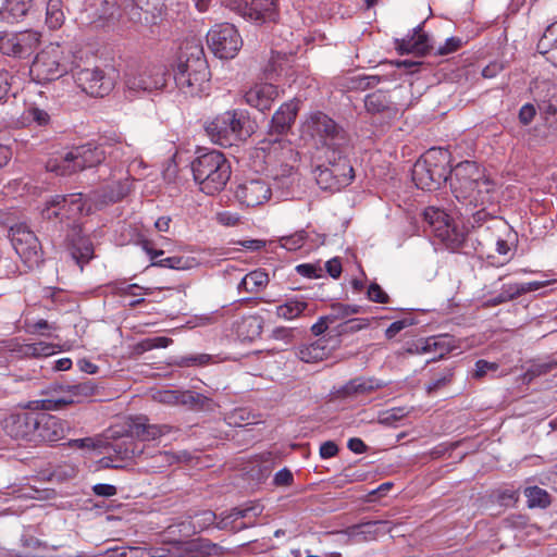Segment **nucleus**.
<instances>
[{
	"mask_svg": "<svg viewBox=\"0 0 557 557\" xmlns=\"http://www.w3.org/2000/svg\"><path fill=\"white\" fill-rule=\"evenodd\" d=\"M30 401L21 410L11 412L2 420V430L7 436L21 446L34 447L38 423V411L29 407Z\"/></svg>",
	"mask_w": 557,
	"mask_h": 557,
	"instance_id": "9",
	"label": "nucleus"
},
{
	"mask_svg": "<svg viewBox=\"0 0 557 557\" xmlns=\"http://www.w3.org/2000/svg\"><path fill=\"white\" fill-rule=\"evenodd\" d=\"M296 272L307 278H319L322 276V269L314 263H301L296 265Z\"/></svg>",
	"mask_w": 557,
	"mask_h": 557,
	"instance_id": "59",
	"label": "nucleus"
},
{
	"mask_svg": "<svg viewBox=\"0 0 557 557\" xmlns=\"http://www.w3.org/2000/svg\"><path fill=\"white\" fill-rule=\"evenodd\" d=\"M364 107L368 113L387 120L394 119L399 112L397 103L392 101L382 90L367 95Z\"/></svg>",
	"mask_w": 557,
	"mask_h": 557,
	"instance_id": "30",
	"label": "nucleus"
},
{
	"mask_svg": "<svg viewBox=\"0 0 557 557\" xmlns=\"http://www.w3.org/2000/svg\"><path fill=\"white\" fill-rule=\"evenodd\" d=\"M307 237V232L305 230H300L292 235L280 237L278 243L281 247L289 251H295L304 246Z\"/></svg>",
	"mask_w": 557,
	"mask_h": 557,
	"instance_id": "49",
	"label": "nucleus"
},
{
	"mask_svg": "<svg viewBox=\"0 0 557 557\" xmlns=\"http://www.w3.org/2000/svg\"><path fill=\"white\" fill-rule=\"evenodd\" d=\"M152 459H154L153 467L162 468L178 462L181 460V457L171 451L159 450L157 454L152 456Z\"/></svg>",
	"mask_w": 557,
	"mask_h": 557,
	"instance_id": "57",
	"label": "nucleus"
},
{
	"mask_svg": "<svg viewBox=\"0 0 557 557\" xmlns=\"http://www.w3.org/2000/svg\"><path fill=\"white\" fill-rule=\"evenodd\" d=\"M277 97V87L268 83L257 84L245 94L246 102L262 112L270 110Z\"/></svg>",
	"mask_w": 557,
	"mask_h": 557,
	"instance_id": "29",
	"label": "nucleus"
},
{
	"mask_svg": "<svg viewBox=\"0 0 557 557\" xmlns=\"http://www.w3.org/2000/svg\"><path fill=\"white\" fill-rule=\"evenodd\" d=\"M60 389L66 392L67 395L60 398L32 400L29 407L42 410H59L66 405L79 403L82 399L92 396L96 385L92 381L87 380L78 384L61 385Z\"/></svg>",
	"mask_w": 557,
	"mask_h": 557,
	"instance_id": "20",
	"label": "nucleus"
},
{
	"mask_svg": "<svg viewBox=\"0 0 557 557\" xmlns=\"http://www.w3.org/2000/svg\"><path fill=\"white\" fill-rule=\"evenodd\" d=\"M121 557H156L151 548L128 547L121 554Z\"/></svg>",
	"mask_w": 557,
	"mask_h": 557,
	"instance_id": "64",
	"label": "nucleus"
},
{
	"mask_svg": "<svg viewBox=\"0 0 557 557\" xmlns=\"http://www.w3.org/2000/svg\"><path fill=\"white\" fill-rule=\"evenodd\" d=\"M9 238L25 267L29 270L42 262L41 245L35 233L24 223L10 227Z\"/></svg>",
	"mask_w": 557,
	"mask_h": 557,
	"instance_id": "11",
	"label": "nucleus"
},
{
	"mask_svg": "<svg viewBox=\"0 0 557 557\" xmlns=\"http://www.w3.org/2000/svg\"><path fill=\"white\" fill-rule=\"evenodd\" d=\"M211 51L220 59H233L243 46V39L234 25L222 23L207 34Z\"/></svg>",
	"mask_w": 557,
	"mask_h": 557,
	"instance_id": "15",
	"label": "nucleus"
},
{
	"mask_svg": "<svg viewBox=\"0 0 557 557\" xmlns=\"http://www.w3.org/2000/svg\"><path fill=\"white\" fill-rule=\"evenodd\" d=\"M172 338L165 336H158L153 338H146L137 344L135 350L138 354H143L145 351L154 349V348H165L170 344H172Z\"/></svg>",
	"mask_w": 557,
	"mask_h": 557,
	"instance_id": "51",
	"label": "nucleus"
},
{
	"mask_svg": "<svg viewBox=\"0 0 557 557\" xmlns=\"http://www.w3.org/2000/svg\"><path fill=\"white\" fill-rule=\"evenodd\" d=\"M346 149L347 148L336 151L335 154L326 153L329 166L332 170L334 178L338 181L339 188L349 185L354 178V168L345 157Z\"/></svg>",
	"mask_w": 557,
	"mask_h": 557,
	"instance_id": "32",
	"label": "nucleus"
},
{
	"mask_svg": "<svg viewBox=\"0 0 557 557\" xmlns=\"http://www.w3.org/2000/svg\"><path fill=\"white\" fill-rule=\"evenodd\" d=\"M107 437L115 441L107 443L104 446L108 453V456L101 459L104 468H124L127 461L144 454L143 448L127 433L120 434L116 431L109 430Z\"/></svg>",
	"mask_w": 557,
	"mask_h": 557,
	"instance_id": "13",
	"label": "nucleus"
},
{
	"mask_svg": "<svg viewBox=\"0 0 557 557\" xmlns=\"http://www.w3.org/2000/svg\"><path fill=\"white\" fill-rule=\"evenodd\" d=\"M126 91L132 96L160 90L166 85V73L162 65L131 63L124 74Z\"/></svg>",
	"mask_w": 557,
	"mask_h": 557,
	"instance_id": "7",
	"label": "nucleus"
},
{
	"mask_svg": "<svg viewBox=\"0 0 557 557\" xmlns=\"http://www.w3.org/2000/svg\"><path fill=\"white\" fill-rule=\"evenodd\" d=\"M315 181L321 189L324 190H339L338 181H336L333 176L332 170L330 166L319 165L315 171Z\"/></svg>",
	"mask_w": 557,
	"mask_h": 557,
	"instance_id": "44",
	"label": "nucleus"
},
{
	"mask_svg": "<svg viewBox=\"0 0 557 557\" xmlns=\"http://www.w3.org/2000/svg\"><path fill=\"white\" fill-rule=\"evenodd\" d=\"M450 188L457 201L467 207H487L496 201V183L473 161L455 166Z\"/></svg>",
	"mask_w": 557,
	"mask_h": 557,
	"instance_id": "1",
	"label": "nucleus"
},
{
	"mask_svg": "<svg viewBox=\"0 0 557 557\" xmlns=\"http://www.w3.org/2000/svg\"><path fill=\"white\" fill-rule=\"evenodd\" d=\"M76 85L91 97H104L109 95L115 85L114 77L101 67H84L73 72Z\"/></svg>",
	"mask_w": 557,
	"mask_h": 557,
	"instance_id": "16",
	"label": "nucleus"
},
{
	"mask_svg": "<svg viewBox=\"0 0 557 557\" xmlns=\"http://www.w3.org/2000/svg\"><path fill=\"white\" fill-rule=\"evenodd\" d=\"M226 7L244 17L256 23L275 21L276 0H226Z\"/></svg>",
	"mask_w": 557,
	"mask_h": 557,
	"instance_id": "19",
	"label": "nucleus"
},
{
	"mask_svg": "<svg viewBox=\"0 0 557 557\" xmlns=\"http://www.w3.org/2000/svg\"><path fill=\"white\" fill-rule=\"evenodd\" d=\"M299 107L298 101L290 100L283 103L273 114L265 137L260 141L261 149H269L271 145L280 144L294 124Z\"/></svg>",
	"mask_w": 557,
	"mask_h": 557,
	"instance_id": "17",
	"label": "nucleus"
},
{
	"mask_svg": "<svg viewBox=\"0 0 557 557\" xmlns=\"http://www.w3.org/2000/svg\"><path fill=\"white\" fill-rule=\"evenodd\" d=\"M263 511V506L257 502L249 503L242 507L233 508V515H235V519H247V518H257Z\"/></svg>",
	"mask_w": 557,
	"mask_h": 557,
	"instance_id": "54",
	"label": "nucleus"
},
{
	"mask_svg": "<svg viewBox=\"0 0 557 557\" xmlns=\"http://www.w3.org/2000/svg\"><path fill=\"white\" fill-rule=\"evenodd\" d=\"M91 193L88 196L83 194L55 195L47 202V207L42 210V215L47 219H77L84 213L91 212L92 207Z\"/></svg>",
	"mask_w": 557,
	"mask_h": 557,
	"instance_id": "12",
	"label": "nucleus"
},
{
	"mask_svg": "<svg viewBox=\"0 0 557 557\" xmlns=\"http://www.w3.org/2000/svg\"><path fill=\"white\" fill-rule=\"evenodd\" d=\"M384 386L385 384L383 382L377 381L375 379L356 377L350 380L347 384H345L338 391V394L342 397L367 395Z\"/></svg>",
	"mask_w": 557,
	"mask_h": 557,
	"instance_id": "34",
	"label": "nucleus"
},
{
	"mask_svg": "<svg viewBox=\"0 0 557 557\" xmlns=\"http://www.w3.org/2000/svg\"><path fill=\"white\" fill-rule=\"evenodd\" d=\"M236 198L246 207L263 205L271 197V188L262 178H251L239 184L236 188Z\"/></svg>",
	"mask_w": 557,
	"mask_h": 557,
	"instance_id": "25",
	"label": "nucleus"
},
{
	"mask_svg": "<svg viewBox=\"0 0 557 557\" xmlns=\"http://www.w3.org/2000/svg\"><path fill=\"white\" fill-rule=\"evenodd\" d=\"M238 519H235V515H233V509L225 516L221 515L219 520L215 523V527L220 530L225 529H233V530H240L243 528H247L249 525H252V521H249L248 524H243L240 527L233 525Z\"/></svg>",
	"mask_w": 557,
	"mask_h": 557,
	"instance_id": "61",
	"label": "nucleus"
},
{
	"mask_svg": "<svg viewBox=\"0 0 557 557\" xmlns=\"http://www.w3.org/2000/svg\"><path fill=\"white\" fill-rule=\"evenodd\" d=\"M24 119L35 122L38 126H46L50 122V115L42 109L29 107L24 112Z\"/></svg>",
	"mask_w": 557,
	"mask_h": 557,
	"instance_id": "55",
	"label": "nucleus"
},
{
	"mask_svg": "<svg viewBox=\"0 0 557 557\" xmlns=\"http://www.w3.org/2000/svg\"><path fill=\"white\" fill-rule=\"evenodd\" d=\"M529 508H547L550 505V495L539 486H529L524 490Z\"/></svg>",
	"mask_w": 557,
	"mask_h": 557,
	"instance_id": "43",
	"label": "nucleus"
},
{
	"mask_svg": "<svg viewBox=\"0 0 557 557\" xmlns=\"http://www.w3.org/2000/svg\"><path fill=\"white\" fill-rule=\"evenodd\" d=\"M386 522L383 521H368L347 528L344 533L355 542L373 541L383 532V527Z\"/></svg>",
	"mask_w": 557,
	"mask_h": 557,
	"instance_id": "35",
	"label": "nucleus"
},
{
	"mask_svg": "<svg viewBox=\"0 0 557 557\" xmlns=\"http://www.w3.org/2000/svg\"><path fill=\"white\" fill-rule=\"evenodd\" d=\"M225 554L224 547L206 537L176 542L174 545L176 557H223Z\"/></svg>",
	"mask_w": 557,
	"mask_h": 557,
	"instance_id": "24",
	"label": "nucleus"
},
{
	"mask_svg": "<svg viewBox=\"0 0 557 557\" xmlns=\"http://www.w3.org/2000/svg\"><path fill=\"white\" fill-rule=\"evenodd\" d=\"M438 349L441 350L440 357H443L445 349L443 348L442 341L438 339L437 337H430L425 341H421L418 344H416V350L421 352H426L431 350L437 351Z\"/></svg>",
	"mask_w": 557,
	"mask_h": 557,
	"instance_id": "58",
	"label": "nucleus"
},
{
	"mask_svg": "<svg viewBox=\"0 0 557 557\" xmlns=\"http://www.w3.org/2000/svg\"><path fill=\"white\" fill-rule=\"evenodd\" d=\"M429 38L428 35L422 33L421 25H418L413 29V34L401 40L397 41V50L404 53H417V54H425L430 50Z\"/></svg>",
	"mask_w": 557,
	"mask_h": 557,
	"instance_id": "33",
	"label": "nucleus"
},
{
	"mask_svg": "<svg viewBox=\"0 0 557 557\" xmlns=\"http://www.w3.org/2000/svg\"><path fill=\"white\" fill-rule=\"evenodd\" d=\"M414 324L412 318H404L401 320L393 322L385 331V336L388 339L394 338L400 331Z\"/></svg>",
	"mask_w": 557,
	"mask_h": 557,
	"instance_id": "62",
	"label": "nucleus"
},
{
	"mask_svg": "<svg viewBox=\"0 0 557 557\" xmlns=\"http://www.w3.org/2000/svg\"><path fill=\"white\" fill-rule=\"evenodd\" d=\"M330 354L325 341L320 338L315 342L299 348L297 356L304 362H318L326 358Z\"/></svg>",
	"mask_w": 557,
	"mask_h": 557,
	"instance_id": "39",
	"label": "nucleus"
},
{
	"mask_svg": "<svg viewBox=\"0 0 557 557\" xmlns=\"http://www.w3.org/2000/svg\"><path fill=\"white\" fill-rule=\"evenodd\" d=\"M384 73L389 74V81L397 79L400 77V69H406L409 73H413L420 65V62L417 61H398V62H385L381 64Z\"/></svg>",
	"mask_w": 557,
	"mask_h": 557,
	"instance_id": "45",
	"label": "nucleus"
},
{
	"mask_svg": "<svg viewBox=\"0 0 557 557\" xmlns=\"http://www.w3.org/2000/svg\"><path fill=\"white\" fill-rule=\"evenodd\" d=\"M38 411V423L35 437V446L52 445L65 438L71 428L67 421L46 412Z\"/></svg>",
	"mask_w": 557,
	"mask_h": 557,
	"instance_id": "22",
	"label": "nucleus"
},
{
	"mask_svg": "<svg viewBox=\"0 0 557 557\" xmlns=\"http://www.w3.org/2000/svg\"><path fill=\"white\" fill-rule=\"evenodd\" d=\"M0 350L15 352L21 358H39L54 354V345L45 342L22 344L17 339L12 338L1 341Z\"/></svg>",
	"mask_w": 557,
	"mask_h": 557,
	"instance_id": "27",
	"label": "nucleus"
},
{
	"mask_svg": "<svg viewBox=\"0 0 557 557\" xmlns=\"http://www.w3.org/2000/svg\"><path fill=\"white\" fill-rule=\"evenodd\" d=\"M248 122L244 112L226 111L218 115L213 121L206 125V132L212 140L221 146L231 145V139H242L249 136V131L245 129Z\"/></svg>",
	"mask_w": 557,
	"mask_h": 557,
	"instance_id": "10",
	"label": "nucleus"
},
{
	"mask_svg": "<svg viewBox=\"0 0 557 557\" xmlns=\"http://www.w3.org/2000/svg\"><path fill=\"white\" fill-rule=\"evenodd\" d=\"M40 41L36 30L0 34V52L2 54L25 58L29 55Z\"/></svg>",
	"mask_w": 557,
	"mask_h": 557,
	"instance_id": "21",
	"label": "nucleus"
},
{
	"mask_svg": "<svg viewBox=\"0 0 557 557\" xmlns=\"http://www.w3.org/2000/svg\"><path fill=\"white\" fill-rule=\"evenodd\" d=\"M308 306L304 296H295L277 306L275 313L278 318L293 320L300 317L308 309Z\"/></svg>",
	"mask_w": 557,
	"mask_h": 557,
	"instance_id": "36",
	"label": "nucleus"
},
{
	"mask_svg": "<svg viewBox=\"0 0 557 557\" xmlns=\"http://www.w3.org/2000/svg\"><path fill=\"white\" fill-rule=\"evenodd\" d=\"M176 403L189 406L191 409H202L209 403V398L193 391H184L178 393Z\"/></svg>",
	"mask_w": 557,
	"mask_h": 557,
	"instance_id": "46",
	"label": "nucleus"
},
{
	"mask_svg": "<svg viewBox=\"0 0 557 557\" xmlns=\"http://www.w3.org/2000/svg\"><path fill=\"white\" fill-rule=\"evenodd\" d=\"M532 91L541 115L549 127L557 128V84L550 81H536Z\"/></svg>",
	"mask_w": 557,
	"mask_h": 557,
	"instance_id": "23",
	"label": "nucleus"
},
{
	"mask_svg": "<svg viewBox=\"0 0 557 557\" xmlns=\"http://www.w3.org/2000/svg\"><path fill=\"white\" fill-rule=\"evenodd\" d=\"M129 190L131 183L128 180L112 182L111 184L104 186L102 189L91 193L92 203L96 206L115 203L126 197Z\"/></svg>",
	"mask_w": 557,
	"mask_h": 557,
	"instance_id": "31",
	"label": "nucleus"
},
{
	"mask_svg": "<svg viewBox=\"0 0 557 557\" xmlns=\"http://www.w3.org/2000/svg\"><path fill=\"white\" fill-rule=\"evenodd\" d=\"M454 372L453 369L446 368L443 371L434 374L433 377L426 384V392L428 394H435L440 389L446 387L449 385L453 381Z\"/></svg>",
	"mask_w": 557,
	"mask_h": 557,
	"instance_id": "47",
	"label": "nucleus"
},
{
	"mask_svg": "<svg viewBox=\"0 0 557 557\" xmlns=\"http://www.w3.org/2000/svg\"><path fill=\"white\" fill-rule=\"evenodd\" d=\"M147 421L148 419L144 416L129 418L125 423L124 433L140 441H153L171 430L169 425L149 424Z\"/></svg>",
	"mask_w": 557,
	"mask_h": 557,
	"instance_id": "26",
	"label": "nucleus"
},
{
	"mask_svg": "<svg viewBox=\"0 0 557 557\" xmlns=\"http://www.w3.org/2000/svg\"><path fill=\"white\" fill-rule=\"evenodd\" d=\"M154 267L169 268L174 270H186L190 267L189 259L181 256H173L156 260L151 263Z\"/></svg>",
	"mask_w": 557,
	"mask_h": 557,
	"instance_id": "52",
	"label": "nucleus"
},
{
	"mask_svg": "<svg viewBox=\"0 0 557 557\" xmlns=\"http://www.w3.org/2000/svg\"><path fill=\"white\" fill-rule=\"evenodd\" d=\"M306 127L315 143L326 149L325 153L335 154L336 151L348 146V138L343 127L322 112L311 114Z\"/></svg>",
	"mask_w": 557,
	"mask_h": 557,
	"instance_id": "8",
	"label": "nucleus"
},
{
	"mask_svg": "<svg viewBox=\"0 0 557 557\" xmlns=\"http://www.w3.org/2000/svg\"><path fill=\"white\" fill-rule=\"evenodd\" d=\"M69 71V57L59 42H50L37 53L30 65V75L40 84L59 79Z\"/></svg>",
	"mask_w": 557,
	"mask_h": 557,
	"instance_id": "6",
	"label": "nucleus"
},
{
	"mask_svg": "<svg viewBox=\"0 0 557 557\" xmlns=\"http://www.w3.org/2000/svg\"><path fill=\"white\" fill-rule=\"evenodd\" d=\"M77 474V469L73 465L63 463L57 466L52 473L51 478L58 482H63L70 479L75 478Z\"/></svg>",
	"mask_w": 557,
	"mask_h": 557,
	"instance_id": "56",
	"label": "nucleus"
},
{
	"mask_svg": "<svg viewBox=\"0 0 557 557\" xmlns=\"http://www.w3.org/2000/svg\"><path fill=\"white\" fill-rule=\"evenodd\" d=\"M216 520L218 516L213 511L202 510L191 518V524L195 532H201L213 525Z\"/></svg>",
	"mask_w": 557,
	"mask_h": 557,
	"instance_id": "50",
	"label": "nucleus"
},
{
	"mask_svg": "<svg viewBox=\"0 0 557 557\" xmlns=\"http://www.w3.org/2000/svg\"><path fill=\"white\" fill-rule=\"evenodd\" d=\"M269 284V275L263 270H255L246 274L237 285L238 292L256 294Z\"/></svg>",
	"mask_w": 557,
	"mask_h": 557,
	"instance_id": "37",
	"label": "nucleus"
},
{
	"mask_svg": "<svg viewBox=\"0 0 557 557\" xmlns=\"http://www.w3.org/2000/svg\"><path fill=\"white\" fill-rule=\"evenodd\" d=\"M557 23L549 25L543 36L540 38L536 50L539 53L545 55L549 54L548 60L553 62V52L557 47Z\"/></svg>",
	"mask_w": 557,
	"mask_h": 557,
	"instance_id": "42",
	"label": "nucleus"
},
{
	"mask_svg": "<svg viewBox=\"0 0 557 557\" xmlns=\"http://www.w3.org/2000/svg\"><path fill=\"white\" fill-rule=\"evenodd\" d=\"M370 325V320L367 318L348 319L338 325L339 334H351L367 329Z\"/></svg>",
	"mask_w": 557,
	"mask_h": 557,
	"instance_id": "53",
	"label": "nucleus"
},
{
	"mask_svg": "<svg viewBox=\"0 0 557 557\" xmlns=\"http://www.w3.org/2000/svg\"><path fill=\"white\" fill-rule=\"evenodd\" d=\"M210 356L207 354L191 355L182 357L178 364L182 367L202 366L210 360Z\"/></svg>",
	"mask_w": 557,
	"mask_h": 557,
	"instance_id": "63",
	"label": "nucleus"
},
{
	"mask_svg": "<svg viewBox=\"0 0 557 557\" xmlns=\"http://www.w3.org/2000/svg\"><path fill=\"white\" fill-rule=\"evenodd\" d=\"M69 251L81 270L95 257L91 240L82 235L79 227H74L69 235Z\"/></svg>",
	"mask_w": 557,
	"mask_h": 557,
	"instance_id": "28",
	"label": "nucleus"
},
{
	"mask_svg": "<svg viewBox=\"0 0 557 557\" xmlns=\"http://www.w3.org/2000/svg\"><path fill=\"white\" fill-rule=\"evenodd\" d=\"M174 81L185 95L198 96L209 89L210 70L200 40H186L182 45L174 69Z\"/></svg>",
	"mask_w": 557,
	"mask_h": 557,
	"instance_id": "2",
	"label": "nucleus"
},
{
	"mask_svg": "<svg viewBox=\"0 0 557 557\" xmlns=\"http://www.w3.org/2000/svg\"><path fill=\"white\" fill-rule=\"evenodd\" d=\"M493 219L499 218L486 212V207H482V209L472 214V221L470 223L478 243H480L481 228H487Z\"/></svg>",
	"mask_w": 557,
	"mask_h": 557,
	"instance_id": "48",
	"label": "nucleus"
},
{
	"mask_svg": "<svg viewBox=\"0 0 557 557\" xmlns=\"http://www.w3.org/2000/svg\"><path fill=\"white\" fill-rule=\"evenodd\" d=\"M368 299L373 302L387 304L389 296L383 290L377 283H371L367 290Z\"/></svg>",
	"mask_w": 557,
	"mask_h": 557,
	"instance_id": "60",
	"label": "nucleus"
},
{
	"mask_svg": "<svg viewBox=\"0 0 557 557\" xmlns=\"http://www.w3.org/2000/svg\"><path fill=\"white\" fill-rule=\"evenodd\" d=\"M191 171L195 182L207 195H213L222 190L232 173L231 163L218 150L199 154L191 162Z\"/></svg>",
	"mask_w": 557,
	"mask_h": 557,
	"instance_id": "3",
	"label": "nucleus"
},
{
	"mask_svg": "<svg viewBox=\"0 0 557 557\" xmlns=\"http://www.w3.org/2000/svg\"><path fill=\"white\" fill-rule=\"evenodd\" d=\"M449 153L442 148H431L412 168V181L421 189L435 190L449 177L454 169L449 166Z\"/></svg>",
	"mask_w": 557,
	"mask_h": 557,
	"instance_id": "4",
	"label": "nucleus"
},
{
	"mask_svg": "<svg viewBox=\"0 0 557 557\" xmlns=\"http://www.w3.org/2000/svg\"><path fill=\"white\" fill-rule=\"evenodd\" d=\"M33 7V0H5L2 20L14 23L25 16Z\"/></svg>",
	"mask_w": 557,
	"mask_h": 557,
	"instance_id": "40",
	"label": "nucleus"
},
{
	"mask_svg": "<svg viewBox=\"0 0 557 557\" xmlns=\"http://www.w3.org/2000/svg\"><path fill=\"white\" fill-rule=\"evenodd\" d=\"M423 219L435 237L441 239L447 248L456 250L465 242V233L458 230L449 215L442 209L429 207L423 212Z\"/></svg>",
	"mask_w": 557,
	"mask_h": 557,
	"instance_id": "14",
	"label": "nucleus"
},
{
	"mask_svg": "<svg viewBox=\"0 0 557 557\" xmlns=\"http://www.w3.org/2000/svg\"><path fill=\"white\" fill-rule=\"evenodd\" d=\"M510 234V227L503 219H493L487 228H481L480 243H478L480 255L491 259L493 258L491 250L495 248L498 255L506 256L510 250L506 237Z\"/></svg>",
	"mask_w": 557,
	"mask_h": 557,
	"instance_id": "18",
	"label": "nucleus"
},
{
	"mask_svg": "<svg viewBox=\"0 0 557 557\" xmlns=\"http://www.w3.org/2000/svg\"><path fill=\"white\" fill-rule=\"evenodd\" d=\"M389 81V74L384 73L383 67L371 75H352L348 78V88L355 90H366L377 86L382 82Z\"/></svg>",
	"mask_w": 557,
	"mask_h": 557,
	"instance_id": "38",
	"label": "nucleus"
},
{
	"mask_svg": "<svg viewBox=\"0 0 557 557\" xmlns=\"http://www.w3.org/2000/svg\"><path fill=\"white\" fill-rule=\"evenodd\" d=\"M262 318L259 315H248L242 319L237 326V333L245 339H255L260 336L263 329Z\"/></svg>",
	"mask_w": 557,
	"mask_h": 557,
	"instance_id": "41",
	"label": "nucleus"
},
{
	"mask_svg": "<svg viewBox=\"0 0 557 557\" xmlns=\"http://www.w3.org/2000/svg\"><path fill=\"white\" fill-rule=\"evenodd\" d=\"M106 159V152L101 147L86 144L73 147L60 157L51 158L46 163L48 172L66 176L87 168L100 164Z\"/></svg>",
	"mask_w": 557,
	"mask_h": 557,
	"instance_id": "5",
	"label": "nucleus"
}]
</instances>
